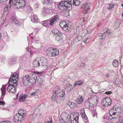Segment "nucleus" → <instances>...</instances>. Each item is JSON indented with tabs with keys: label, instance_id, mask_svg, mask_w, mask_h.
Here are the masks:
<instances>
[{
	"label": "nucleus",
	"instance_id": "1",
	"mask_svg": "<svg viewBox=\"0 0 123 123\" xmlns=\"http://www.w3.org/2000/svg\"><path fill=\"white\" fill-rule=\"evenodd\" d=\"M69 1L63 0L57 5L58 9L64 11L69 7H72V4L77 6L80 4V2L78 0H68Z\"/></svg>",
	"mask_w": 123,
	"mask_h": 123
},
{
	"label": "nucleus",
	"instance_id": "2",
	"mask_svg": "<svg viewBox=\"0 0 123 123\" xmlns=\"http://www.w3.org/2000/svg\"><path fill=\"white\" fill-rule=\"evenodd\" d=\"M37 78V75L35 74H30L23 77L22 79L24 85L29 86L34 83Z\"/></svg>",
	"mask_w": 123,
	"mask_h": 123
},
{
	"label": "nucleus",
	"instance_id": "3",
	"mask_svg": "<svg viewBox=\"0 0 123 123\" xmlns=\"http://www.w3.org/2000/svg\"><path fill=\"white\" fill-rule=\"evenodd\" d=\"M123 111V108L121 106L115 105L110 110L109 114L112 118H116V117L115 116H117L116 115L118 116L120 115Z\"/></svg>",
	"mask_w": 123,
	"mask_h": 123
},
{
	"label": "nucleus",
	"instance_id": "4",
	"mask_svg": "<svg viewBox=\"0 0 123 123\" xmlns=\"http://www.w3.org/2000/svg\"><path fill=\"white\" fill-rule=\"evenodd\" d=\"M47 60L46 59L43 57H41L40 60L38 61L36 59L33 62V65L34 67H37L39 66H47Z\"/></svg>",
	"mask_w": 123,
	"mask_h": 123
},
{
	"label": "nucleus",
	"instance_id": "5",
	"mask_svg": "<svg viewBox=\"0 0 123 123\" xmlns=\"http://www.w3.org/2000/svg\"><path fill=\"white\" fill-rule=\"evenodd\" d=\"M14 82H12L10 83V84L8 82V86L7 87V90L8 92L12 93H15L16 92V88L17 86V83L16 80Z\"/></svg>",
	"mask_w": 123,
	"mask_h": 123
},
{
	"label": "nucleus",
	"instance_id": "6",
	"mask_svg": "<svg viewBox=\"0 0 123 123\" xmlns=\"http://www.w3.org/2000/svg\"><path fill=\"white\" fill-rule=\"evenodd\" d=\"M47 55L49 56H55L59 54L58 50L57 49H54L51 48H48L46 51Z\"/></svg>",
	"mask_w": 123,
	"mask_h": 123
},
{
	"label": "nucleus",
	"instance_id": "7",
	"mask_svg": "<svg viewBox=\"0 0 123 123\" xmlns=\"http://www.w3.org/2000/svg\"><path fill=\"white\" fill-rule=\"evenodd\" d=\"M25 5L26 2L25 0H18V1L14 4L15 8L18 9H24L25 7Z\"/></svg>",
	"mask_w": 123,
	"mask_h": 123
},
{
	"label": "nucleus",
	"instance_id": "8",
	"mask_svg": "<svg viewBox=\"0 0 123 123\" xmlns=\"http://www.w3.org/2000/svg\"><path fill=\"white\" fill-rule=\"evenodd\" d=\"M71 115H70L68 113L66 112H63L61 115L62 119L60 120V121L62 123L68 122L70 119Z\"/></svg>",
	"mask_w": 123,
	"mask_h": 123
},
{
	"label": "nucleus",
	"instance_id": "9",
	"mask_svg": "<svg viewBox=\"0 0 123 123\" xmlns=\"http://www.w3.org/2000/svg\"><path fill=\"white\" fill-rule=\"evenodd\" d=\"M112 101L110 98L105 97L103 98V101L101 103V105L103 106L106 107L108 105H110Z\"/></svg>",
	"mask_w": 123,
	"mask_h": 123
},
{
	"label": "nucleus",
	"instance_id": "10",
	"mask_svg": "<svg viewBox=\"0 0 123 123\" xmlns=\"http://www.w3.org/2000/svg\"><path fill=\"white\" fill-rule=\"evenodd\" d=\"M25 119L24 117L18 113L16 114L13 118V121L16 123H20Z\"/></svg>",
	"mask_w": 123,
	"mask_h": 123
},
{
	"label": "nucleus",
	"instance_id": "11",
	"mask_svg": "<svg viewBox=\"0 0 123 123\" xmlns=\"http://www.w3.org/2000/svg\"><path fill=\"white\" fill-rule=\"evenodd\" d=\"M60 27L64 31L68 32L70 29V26L67 25L65 21H63L60 24Z\"/></svg>",
	"mask_w": 123,
	"mask_h": 123
},
{
	"label": "nucleus",
	"instance_id": "12",
	"mask_svg": "<svg viewBox=\"0 0 123 123\" xmlns=\"http://www.w3.org/2000/svg\"><path fill=\"white\" fill-rule=\"evenodd\" d=\"M78 114L77 113H73L71 115L70 120L71 123H78Z\"/></svg>",
	"mask_w": 123,
	"mask_h": 123
},
{
	"label": "nucleus",
	"instance_id": "13",
	"mask_svg": "<svg viewBox=\"0 0 123 123\" xmlns=\"http://www.w3.org/2000/svg\"><path fill=\"white\" fill-rule=\"evenodd\" d=\"M59 18V15H56L53 18L50 20H49V21H48L49 24L51 26H54L57 22Z\"/></svg>",
	"mask_w": 123,
	"mask_h": 123
},
{
	"label": "nucleus",
	"instance_id": "14",
	"mask_svg": "<svg viewBox=\"0 0 123 123\" xmlns=\"http://www.w3.org/2000/svg\"><path fill=\"white\" fill-rule=\"evenodd\" d=\"M60 88V87L59 86H56L54 89L53 92H54L53 94L52 98V100L53 101L57 99V95L58 93H59Z\"/></svg>",
	"mask_w": 123,
	"mask_h": 123
},
{
	"label": "nucleus",
	"instance_id": "15",
	"mask_svg": "<svg viewBox=\"0 0 123 123\" xmlns=\"http://www.w3.org/2000/svg\"><path fill=\"white\" fill-rule=\"evenodd\" d=\"M18 74L16 73H14L11 75V78L8 81L10 84V83H12V82H14V81L15 80L16 81L17 83L18 81L16 79V78L17 79H18Z\"/></svg>",
	"mask_w": 123,
	"mask_h": 123
},
{
	"label": "nucleus",
	"instance_id": "16",
	"mask_svg": "<svg viewBox=\"0 0 123 123\" xmlns=\"http://www.w3.org/2000/svg\"><path fill=\"white\" fill-rule=\"evenodd\" d=\"M80 114H81L82 118L85 122L87 123L88 122L87 116L86 115L85 112L84 108H81L80 111Z\"/></svg>",
	"mask_w": 123,
	"mask_h": 123
},
{
	"label": "nucleus",
	"instance_id": "17",
	"mask_svg": "<svg viewBox=\"0 0 123 123\" xmlns=\"http://www.w3.org/2000/svg\"><path fill=\"white\" fill-rule=\"evenodd\" d=\"M52 6H50L49 7H44L43 9L42 12L44 15H46L50 13V11L52 10Z\"/></svg>",
	"mask_w": 123,
	"mask_h": 123
},
{
	"label": "nucleus",
	"instance_id": "18",
	"mask_svg": "<svg viewBox=\"0 0 123 123\" xmlns=\"http://www.w3.org/2000/svg\"><path fill=\"white\" fill-rule=\"evenodd\" d=\"M6 85H3L2 87L1 88L2 92V95L0 98V99L1 100H2L3 99L5 95L6 87Z\"/></svg>",
	"mask_w": 123,
	"mask_h": 123
},
{
	"label": "nucleus",
	"instance_id": "19",
	"mask_svg": "<svg viewBox=\"0 0 123 123\" xmlns=\"http://www.w3.org/2000/svg\"><path fill=\"white\" fill-rule=\"evenodd\" d=\"M88 100L90 101L91 103V106H93L94 104H96L97 102V100L96 99L92 97L88 98Z\"/></svg>",
	"mask_w": 123,
	"mask_h": 123
},
{
	"label": "nucleus",
	"instance_id": "20",
	"mask_svg": "<svg viewBox=\"0 0 123 123\" xmlns=\"http://www.w3.org/2000/svg\"><path fill=\"white\" fill-rule=\"evenodd\" d=\"M18 113L20 115H22V116H23L25 119L27 115V112L25 110L23 109L20 110L18 111Z\"/></svg>",
	"mask_w": 123,
	"mask_h": 123
},
{
	"label": "nucleus",
	"instance_id": "21",
	"mask_svg": "<svg viewBox=\"0 0 123 123\" xmlns=\"http://www.w3.org/2000/svg\"><path fill=\"white\" fill-rule=\"evenodd\" d=\"M31 21L33 23L38 22L39 20L38 17L35 14H33L31 16Z\"/></svg>",
	"mask_w": 123,
	"mask_h": 123
},
{
	"label": "nucleus",
	"instance_id": "22",
	"mask_svg": "<svg viewBox=\"0 0 123 123\" xmlns=\"http://www.w3.org/2000/svg\"><path fill=\"white\" fill-rule=\"evenodd\" d=\"M77 102L79 104L82 103L83 101V97L81 96H79L77 97L76 99Z\"/></svg>",
	"mask_w": 123,
	"mask_h": 123
},
{
	"label": "nucleus",
	"instance_id": "23",
	"mask_svg": "<svg viewBox=\"0 0 123 123\" xmlns=\"http://www.w3.org/2000/svg\"><path fill=\"white\" fill-rule=\"evenodd\" d=\"M27 96V94H24L21 96L19 98V101L21 102H24Z\"/></svg>",
	"mask_w": 123,
	"mask_h": 123
},
{
	"label": "nucleus",
	"instance_id": "24",
	"mask_svg": "<svg viewBox=\"0 0 123 123\" xmlns=\"http://www.w3.org/2000/svg\"><path fill=\"white\" fill-rule=\"evenodd\" d=\"M83 82L81 80H76L75 82L74 86H75L77 85L81 86L83 84Z\"/></svg>",
	"mask_w": 123,
	"mask_h": 123
},
{
	"label": "nucleus",
	"instance_id": "25",
	"mask_svg": "<svg viewBox=\"0 0 123 123\" xmlns=\"http://www.w3.org/2000/svg\"><path fill=\"white\" fill-rule=\"evenodd\" d=\"M65 95V93L63 91H60L57 95V97H59L61 98H63Z\"/></svg>",
	"mask_w": 123,
	"mask_h": 123
},
{
	"label": "nucleus",
	"instance_id": "26",
	"mask_svg": "<svg viewBox=\"0 0 123 123\" xmlns=\"http://www.w3.org/2000/svg\"><path fill=\"white\" fill-rule=\"evenodd\" d=\"M11 20L12 22H14L16 25L18 26L20 25L18 21L14 17H12L11 18Z\"/></svg>",
	"mask_w": 123,
	"mask_h": 123
},
{
	"label": "nucleus",
	"instance_id": "27",
	"mask_svg": "<svg viewBox=\"0 0 123 123\" xmlns=\"http://www.w3.org/2000/svg\"><path fill=\"white\" fill-rule=\"evenodd\" d=\"M68 105L71 108H74L76 106V103L74 102H69L68 103Z\"/></svg>",
	"mask_w": 123,
	"mask_h": 123
},
{
	"label": "nucleus",
	"instance_id": "28",
	"mask_svg": "<svg viewBox=\"0 0 123 123\" xmlns=\"http://www.w3.org/2000/svg\"><path fill=\"white\" fill-rule=\"evenodd\" d=\"M59 35H57L56 36V39L58 41H59L62 40V34L61 33H60Z\"/></svg>",
	"mask_w": 123,
	"mask_h": 123
},
{
	"label": "nucleus",
	"instance_id": "29",
	"mask_svg": "<svg viewBox=\"0 0 123 123\" xmlns=\"http://www.w3.org/2000/svg\"><path fill=\"white\" fill-rule=\"evenodd\" d=\"M51 1L50 0H44L43 3L45 5H50V6H52L51 5Z\"/></svg>",
	"mask_w": 123,
	"mask_h": 123
},
{
	"label": "nucleus",
	"instance_id": "30",
	"mask_svg": "<svg viewBox=\"0 0 123 123\" xmlns=\"http://www.w3.org/2000/svg\"><path fill=\"white\" fill-rule=\"evenodd\" d=\"M73 87V86L70 84H68L67 86V87L65 88V91L69 92L70 90H72Z\"/></svg>",
	"mask_w": 123,
	"mask_h": 123
},
{
	"label": "nucleus",
	"instance_id": "31",
	"mask_svg": "<svg viewBox=\"0 0 123 123\" xmlns=\"http://www.w3.org/2000/svg\"><path fill=\"white\" fill-rule=\"evenodd\" d=\"M85 106L87 108H88L90 107H91V103L90 101L88 100V98L86 101Z\"/></svg>",
	"mask_w": 123,
	"mask_h": 123
},
{
	"label": "nucleus",
	"instance_id": "32",
	"mask_svg": "<svg viewBox=\"0 0 123 123\" xmlns=\"http://www.w3.org/2000/svg\"><path fill=\"white\" fill-rule=\"evenodd\" d=\"M77 65L78 67H83L85 66L86 65L85 63L80 61L78 62Z\"/></svg>",
	"mask_w": 123,
	"mask_h": 123
},
{
	"label": "nucleus",
	"instance_id": "33",
	"mask_svg": "<svg viewBox=\"0 0 123 123\" xmlns=\"http://www.w3.org/2000/svg\"><path fill=\"white\" fill-rule=\"evenodd\" d=\"M49 21L48 20H47L41 21V23L43 26L46 27L47 26L48 24H49L48 21Z\"/></svg>",
	"mask_w": 123,
	"mask_h": 123
},
{
	"label": "nucleus",
	"instance_id": "34",
	"mask_svg": "<svg viewBox=\"0 0 123 123\" xmlns=\"http://www.w3.org/2000/svg\"><path fill=\"white\" fill-rule=\"evenodd\" d=\"M108 6H107V8L109 10H111L113 9L115 6V5L112 3L108 4Z\"/></svg>",
	"mask_w": 123,
	"mask_h": 123
},
{
	"label": "nucleus",
	"instance_id": "35",
	"mask_svg": "<svg viewBox=\"0 0 123 123\" xmlns=\"http://www.w3.org/2000/svg\"><path fill=\"white\" fill-rule=\"evenodd\" d=\"M52 32L54 36H56L57 35H59L60 33H61L57 29H54L52 30Z\"/></svg>",
	"mask_w": 123,
	"mask_h": 123
},
{
	"label": "nucleus",
	"instance_id": "36",
	"mask_svg": "<svg viewBox=\"0 0 123 123\" xmlns=\"http://www.w3.org/2000/svg\"><path fill=\"white\" fill-rule=\"evenodd\" d=\"M16 59L15 57H12L11 60L9 62V63L10 64H15L16 62Z\"/></svg>",
	"mask_w": 123,
	"mask_h": 123
},
{
	"label": "nucleus",
	"instance_id": "37",
	"mask_svg": "<svg viewBox=\"0 0 123 123\" xmlns=\"http://www.w3.org/2000/svg\"><path fill=\"white\" fill-rule=\"evenodd\" d=\"M112 64L113 66L115 67H117L118 65V61L117 60H115L113 62Z\"/></svg>",
	"mask_w": 123,
	"mask_h": 123
},
{
	"label": "nucleus",
	"instance_id": "38",
	"mask_svg": "<svg viewBox=\"0 0 123 123\" xmlns=\"http://www.w3.org/2000/svg\"><path fill=\"white\" fill-rule=\"evenodd\" d=\"M99 36L100 38L101 39H103L105 38L106 35L105 33H101L99 34Z\"/></svg>",
	"mask_w": 123,
	"mask_h": 123
},
{
	"label": "nucleus",
	"instance_id": "39",
	"mask_svg": "<svg viewBox=\"0 0 123 123\" xmlns=\"http://www.w3.org/2000/svg\"><path fill=\"white\" fill-rule=\"evenodd\" d=\"M9 0H0V3H5L7 1ZM11 0H9V4H10L11 3Z\"/></svg>",
	"mask_w": 123,
	"mask_h": 123
},
{
	"label": "nucleus",
	"instance_id": "40",
	"mask_svg": "<svg viewBox=\"0 0 123 123\" xmlns=\"http://www.w3.org/2000/svg\"><path fill=\"white\" fill-rule=\"evenodd\" d=\"M103 31L104 33H107L109 32V30L107 28L105 27L103 30Z\"/></svg>",
	"mask_w": 123,
	"mask_h": 123
},
{
	"label": "nucleus",
	"instance_id": "41",
	"mask_svg": "<svg viewBox=\"0 0 123 123\" xmlns=\"http://www.w3.org/2000/svg\"><path fill=\"white\" fill-rule=\"evenodd\" d=\"M39 3L38 2H36L35 3L34 5V7L35 8H37L39 7Z\"/></svg>",
	"mask_w": 123,
	"mask_h": 123
},
{
	"label": "nucleus",
	"instance_id": "42",
	"mask_svg": "<svg viewBox=\"0 0 123 123\" xmlns=\"http://www.w3.org/2000/svg\"><path fill=\"white\" fill-rule=\"evenodd\" d=\"M8 4H7L5 6V7L4 8V11L5 12H6L8 9V5H7Z\"/></svg>",
	"mask_w": 123,
	"mask_h": 123
},
{
	"label": "nucleus",
	"instance_id": "43",
	"mask_svg": "<svg viewBox=\"0 0 123 123\" xmlns=\"http://www.w3.org/2000/svg\"><path fill=\"white\" fill-rule=\"evenodd\" d=\"M30 95L33 96H37V93L36 92H32L30 94Z\"/></svg>",
	"mask_w": 123,
	"mask_h": 123
},
{
	"label": "nucleus",
	"instance_id": "44",
	"mask_svg": "<svg viewBox=\"0 0 123 123\" xmlns=\"http://www.w3.org/2000/svg\"><path fill=\"white\" fill-rule=\"evenodd\" d=\"M88 4L87 3H85L82 6V8H84L87 6H88Z\"/></svg>",
	"mask_w": 123,
	"mask_h": 123
},
{
	"label": "nucleus",
	"instance_id": "45",
	"mask_svg": "<svg viewBox=\"0 0 123 123\" xmlns=\"http://www.w3.org/2000/svg\"><path fill=\"white\" fill-rule=\"evenodd\" d=\"M43 73V71L40 72H38L37 71H35L34 72V73L37 75H40L42 74Z\"/></svg>",
	"mask_w": 123,
	"mask_h": 123
},
{
	"label": "nucleus",
	"instance_id": "46",
	"mask_svg": "<svg viewBox=\"0 0 123 123\" xmlns=\"http://www.w3.org/2000/svg\"><path fill=\"white\" fill-rule=\"evenodd\" d=\"M39 80L41 81V83L42 81L43 82V79L42 76H41L39 77Z\"/></svg>",
	"mask_w": 123,
	"mask_h": 123
},
{
	"label": "nucleus",
	"instance_id": "47",
	"mask_svg": "<svg viewBox=\"0 0 123 123\" xmlns=\"http://www.w3.org/2000/svg\"><path fill=\"white\" fill-rule=\"evenodd\" d=\"M27 9L28 12H30L31 10H32L30 6H28L27 7Z\"/></svg>",
	"mask_w": 123,
	"mask_h": 123
},
{
	"label": "nucleus",
	"instance_id": "48",
	"mask_svg": "<svg viewBox=\"0 0 123 123\" xmlns=\"http://www.w3.org/2000/svg\"><path fill=\"white\" fill-rule=\"evenodd\" d=\"M0 123H11V122L9 121H5L0 122Z\"/></svg>",
	"mask_w": 123,
	"mask_h": 123
},
{
	"label": "nucleus",
	"instance_id": "49",
	"mask_svg": "<svg viewBox=\"0 0 123 123\" xmlns=\"http://www.w3.org/2000/svg\"><path fill=\"white\" fill-rule=\"evenodd\" d=\"M93 117H95L96 116V117L97 116V112L95 111H93Z\"/></svg>",
	"mask_w": 123,
	"mask_h": 123
},
{
	"label": "nucleus",
	"instance_id": "50",
	"mask_svg": "<svg viewBox=\"0 0 123 123\" xmlns=\"http://www.w3.org/2000/svg\"><path fill=\"white\" fill-rule=\"evenodd\" d=\"M77 39L78 41H79L81 39H82V37L81 36H79L77 37Z\"/></svg>",
	"mask_w": 123,
	"mask_h": 123
},
{
	"label": "nucleus",
	"instance_id": "51",
	"mask_svg": "<svg viewBox=\"0 0 123 123\" xmlns=\"http://www.w3.org/2000/svg\"><path fill=\"white\" fill-rule=\"evenodd\" d=\"M108 33V35L109 36H111L113 34V33L112 32H110V31L109 32L107 33Z\"/></svg>",
	"mask_w": 123,
	"mask_h": 123
},
{
	"label": "nucleus",
	"instance_id": "52",
	"mask_svg": "<svg viewBox=\"0 0 123 123\" xmlns=\"http://www.w3.org/2000/svg\"><path fill=\"white\" fill-rule=\"evenodd\" d=\"M119 123H123V119H120L118 121Z\"/></svg>",
	"mask_w": 123,
	"mask_h": 123
},
{
	"label": "nucleus",
	"instance_id": "53",
	"mask_svg": "<svg viewBox=\"0 0 123 123\" xmlns=\"http://www.w3.org/2000/svg\"><path fill=\"white\" fill-rule=\"evenodd\" d=\"M112 93V92L107 91L105 92V94L107 95H110Z\"/></svg>",
	"mask_w": 123,
	"mask_h": 123
},
{
	"label": "nucleus",
	"instance_id": "54",
	"mask_svg": "<svg viewBox=\"0 0 123 123\" xmlns=\"http://www.w3.org/2000/svg\"><path fill=\"white\" fill-rule=\"evenodd\" d=\"M64 85H67L68 83L67 81L66 80H65L64 81L63 83Z\"/></svg>",
	"mask_w": 123,
	"mask_h": 123
},
{
	"label": "nucleus",
	"instance_id": "55",
	"mask_svg": "<svg viewBox=\"0 0 123 123\" xmlns=\"http://www.w3.org/2000/svg\"><path fill=\"white\" fill-rule=\"evenodd\" d=\"M5 104V102L2 101H0V105H4Z\"/></svg>",
	"mask_w": 123,
	"mask_h": 123
},
{
	"label": "nucleus",
	"instance_id": "56",
	"mask_svg": "<svg viewBox=\"0 0 123 123\" xmlns=\"http://www.w3.org/2000/svg\"><path fill=\"white\" fill-rule=\"evenodd\" d=\"M45 123H52V122L50 121L49 122V121H46L45 122Z\"/></svg>",
	"mask_w": 123,
	"mask_h": 123
},
{
	"label": "nucleus",
	"instance_id": "57",
	"mask_svg": "<svg viewBox=\"0 0 123 123\" xmlns=\"http://www.w3.org/2000/svg\"><path fill=\"white\" fill-rule=\"evenodd\" d=\"M87 12H88V11H87V10L86 9L84 11V12L85 13H84L86 14V13H87Z\"/></svg>",
	"mask_w": 123,
	"mask_h": 123
},
{
	"label": "nucleus",
	"instance_id": "58",
	"mask_svg": "<svg viewBox=\"0 0 123 123\" xmlns=\"http://www.w3.org/2000/svg\"><path fill=\"white\" fill-rule=\"evenodd\" d=\"M105 76L106 77L108 78L109 77V75L108 74H106Z\"/></svg>",
	"mask_w": 123,
	"mask_h": 123
},
{
	"label": "nucleus",
	"instance_id": "59",
	"mask_svg": "<svg viewBox=\"0 0 123 123\" xmlns=\"http://www.w3.org/2000/svg\"><path fill=\"white\" fill-rule=\"evenodd\" d=\"M88 39V38H86L84 40V41L85 42H86L87 40Z\"/></svg>",
	"mask_w": 123,
	"mask_h": 123
},
{
	"label": "nucleus",
	"instance_id": "60",
	"mask_svg": "<svg viewBox=\"0 0 123 123\" xmlns=\"http://www.w3.org/2000/svg\"><path fill=\"white\" fill-rule=\"evenodd\" d=\"M30 54L31 55H33V54L32 53V51H30L29 52Z\"/></svg>",
	"mask_w": 123,
	"mask_h": 123
},
{
	"label": "nucleus",
	"instance_id": "61",
	"mask_svg": "<svg viewBox=\"0 0 123 123\" xmlns=\"http://www.w3.org/2000/svg\"><path fill=\"white\" fill-rule=\"evenodd\" d=\"M18 93L16 95V98H18Z\"/></svg>",
	"mask_w": 123,
	"mask_h": 123
},
{
	"label": "nucleus",
	"instance_id": "62",
	"mask_svg": "<svg viewBox=\"0 0 123 123\" xmlns=\"http://www.w3.org/2000/svg\"><path fill=\"white\" fill-rule=\"evenodd\" d=\"M90 9V8H88L87 9H86V10H87V11H88V10H89Z\"/></svg>",
	"mask_w": 123,
	"mask_h": 123
},
{
	"label": "nucleus",
	"instance_id": "63",
	"mask_svg": "<svg viewBox=\"0 0 123 123\" xmlns=\"http://www.w3.org/2000/svg\"><path fill=\"white\" fill-rule=\"evenodd\" d=\"M1 34L0 33V39L1 38Z\"/></svg>",
	"mask_w": 123,
	"mask_h": 123
},
{
	"label": "nucleus",
	"instance_id": "64",
	"mask_svg": "<svg viewBox=\"0 0 123 123\" xmlns=\"http://www.w3.org/2000/svg\"><path fill=\"white\" fill-rule=\"evenodd\" d=\"M122 17H123V13L122 14Z\"/></svg>",
	"mask_w": 123,
	"mask_h": 123
}]
</instances>
